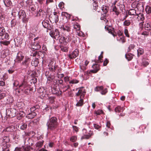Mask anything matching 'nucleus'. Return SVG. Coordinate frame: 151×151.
I'll list each match as a JSON object with an SVG mask.
<instances>
[{
    "instance_id": "nucleus-1",
    "label": "nucleus",
    "mask_w": 151,
    "mask_h": 151,
    "mask_svg": "<svg viewBox=\"0 0 151 151\" xmlns=\"http://www.w3.org/2000/svg\"><path fill=\"white\" fill-rule=\"evenodd\" d=\"M59 124L57 118L54 116L50 118L48 120L46 124L47 127V130L51 131L57 129Z\"/></svg>"
},
{
    "instance_id": "nucleus-2",
    "label": "nucleus",
    "mask_w": 151,
    "mask_h": 151,
    "mask_svg": "<svg viewBox=\"0 0 151 151\" xmlns=\"http://www.w3.org/2000/svg\"><path fill=\"white\" fill-rule=\"evenodd\" d=\"M75 37L72 35L71 34H69L68 35L65 34V37H61L59 39V42L61 44L63 43L65 45H67L68 42L71 41L75 43L77 40H76Z\"/></svg>"
},
{
    "instance_id": "nucleus-3",
    "label": "nucleus",
    "mask_w": 151,
    "mask_h": 151,
    "mask_svg": "<svg viewBox=\"0 0 151 151\" xmlns=\"http://www.w3.org/2000/svg\"><path fill=\"white\" fill-rule=\"evenodd\" d=\"M19 18L22 19L23 23H27L28 21L29 18L27 17L26 13L23 10H21L18 12Z\"/></svg>"
},
{
    "instance_id": "nucleus-4",
    "label": "nucleus",
    "mask_w": 151,
    "mask_h": 151,
    "mask_svg": "<svg viewBox=\"0 0 151 151\" xmlns=\"http://www.w3.org/2000/svg\"><path fill=\"white\" fill-rule=\"evenodd\" d=\"M38 38V37L35 38L34 40L35 42H32L31 44V48L33 50H39L41 48L40 42L39 41H36Z\"/></svg>"
},
{
    "instance_id": "nucleus-5",
    "label": "nucleus",
    "mask_w": 151,
    "mask_h": 151,
    "mask_svg": "<svg viewBox=\"0 0 151 151\" xmlns=\"http://www.w3.org/2000/svg\"><path fill=\"white\" fill-rule=\"evenodd\" d=\"M48 66L49 70L51 72H56V70L58 68V65H56L55 63L52 60L49 62Z\"/></svg>"
},
{
    "instance_id": "nucleus-6",
    "label": "nucleus",
    "mask_w": 151,
    "mask_h": 151,
    "mask_svg": "<svg viewBox=\"0 0 151 151\" xmlns=\"http://www.w3.org/2000/svg\"><path fill=\"white\" fill-rule=\"evenodd\" d=\"M58 13L56 12H53V15L50 16L49 17V20L50 22L52 23L54 22L56 23L59 21L58 16Z\"/></svg>"
},
{
    "instance_id": "nucleus-7",
    "label": "nucleus",
    "mask_w": 151,
    "mask_h": 151,
    "mask_svg": "<svg viewBox=\"0 0 151 151\" xmlns=\"http://www.w3.org/2000/svg\"><path fill=\"white\" fill-rule=\"evenodd\" d=\"M60 32L57 29H55L54 31H51L50 33V36L54 38V39L57 40L59 37Z\"/></svg>"
},
{
    "instance_id": "nucleus-8",
    "label": "nucleus",
    "mask_w": 151,
    "mask_h": 151,
    "mask_svg": "<svg viewBox=\"0 0 151 151\" xmlns=\"http://www.w3.org/2000/svg\"><path fill=\"white\" fill-rule=\"evenodd\" d=\"M31 59L28 57H25L24 60L22 62L21 65L24 68H27L30 62Z\"/></svg>"
},
{
    "instance_id": "nucleus-9",
    "label": "nucleus",
    "mask_w": 151,
    "mask_h": 151,
    "mask_svg": "<svg viewBox=\"0 0 151 151\" xmlns=\"http://www.w3.org/2000/svg\"><path fill=\"white\" fill-rule=\"evenodd\" d=\"M16 110L14 109H8L6 110V115L9 117H13L16 115Z\"/></svg>"
},
{
    "instance_id": "nucleus-10",
    "label": "nucleus",
    "mask_w": 151,
    "mask_h": 151,
    "mask_svg": "<svg viewBox=\"0 0 151 151\" xmlns=\"http://www.w3.org/2000/svg\"><path fill=\"white\" fill-rule=\"evenodd\" d=\"M24 57L23 53L21 52H19L17 54L16 59V62L20 63L23 59Z\"/></svg>"
},
{
    "instance_id": "nucleus-11",
    "label": "nucleus",
    "mask_w": 151,
    "mask_h": 151,
    "mask_svg": "<svg viewBox=\"0 0 151 151\" xmlns=\"http://www.w3.org/2000/svg\"><path fill=\"white\" fill-rule=\"evenodd\" d=\"M101 10L103 13L102 14V15H103L104 17H106V15L109 11V7L106 5H103L101 7Z\"/></svg>"
},
{
    "instance_id": "nucleus-12",
    "label": "nucleus",
    "mask_w": 151,
    "mask_h": 151,
    "mask_svg": "<svg viewBox=\"0 0 151 151\" xmlns=\"http://www.w3.org/2000/svg\"><path fill=\"white\" fill-rule=\"evenodd\" d=\"M29 86V85L27 83V82L25 80H24L22 83L19 86L20 89L23 91L24 89L27 88V87Z\"/></svg>"
},
{
    "instance_id": "nucleus-13",
    "label": "nucleus",
    "mask_w": 151,
    "mask_h": 151,
    "mask_svg": "<svg viewBox=\"0 0 151 151\" xmlns=\"http://www.w3.org/2000/svg\"><path fill=\"white\" fill-rule=\"evenodd\" d=\"M79 51L78 50L76 49L71 53L68 56L71 59H73L75 58L78 55Z\"/></svg>"
},
{
    "instance_id": "nucleus-14",
    "label": "nucleus",
    "mask_w": 151,
    "mask_h": 151,
    "mask_svg": "<svg viewBox=\"0 0 151 151\" xmlns=\"http://www.w3.org/2000/svg\"><path fill=\"white\" fill-rule=\"evenodd\" d=\"M92 67L93 69L91 70L90 71L91 73H96L100 69V65L98 64H95L93 65L92 66Z\"/></svg>"
},
{
    "instance_id": "nucleus-15",
    "label": "nucleus",
    "mask_w": 151,
    "mask_h": 151,
    "mask_svg": "<svg viewBox=\"0 0 151 151\" xmlns=\"http://www.w3.org/2000/svg\"><path fill=\"white\" fill-rule=\"evenodd\" d=\"M94 134L93 131L90 130L89 131V133H88V134H84L81 137V140H83V139H89L91 137V136L93 135Z\"/></svg>"
},
{
    "instance_id": "nucleus-16",
    "label": "nucleus",
    "mask_w": 151,
    "mask_h": 151,
    "mask_svg": "<svg viewBox=\"0 0 151 151\" xmlns=\"http://www.w3.org/2000/svg\"><path fill=\"white\" fill-rule=\"evenodd\" d=\"M42 24L43 27L47 28V30H50L51 28L50 24L49 23V22L47 20H44L42 22Z\"/></svg>"
},
{
    "instance_id": "nucleus-17",
    "label": "nucleus",
    "mask_w": 151,
    "mask_h": 151,
    "mask_svg": "<svg viewBox=\"0 0 151 151\" xmlns=\"http://www.w3.org/2000/svg\"><path fill=\"white\" fill-rule=\"evenodd\" d=\"M14 129L15 127L14 126H10L4 129L2 132L3 133L6 132H13Z\"/></svg>"
},
{
    "instance_id": "nucleus-18",
    "label": "nucleus",
    "mask_w": 151,
    "mask_h": 151,
    "mask_svg": "<svg viewBox=\"0 0 151 151\" xmlns=\"http://www.w3.org/2000/svg\"><path fill=\"white\" fill-rule=\"evenodd\" d=\"M54 91H52L53 93L56 95L58 96H62V92L61 91L60 89L58 90H57V89L54 88H53Z\"/></svg>"
},
{
    "instance_id": "nucleus-19",
    "label": "nucleus",
    "mask_w": 151,
    "mask_h": 151,
    "mask_svg": "<svg viewBox=\"0 0 151 151\" xmlns=\"http://www.w3.org/2000/svg\"><path fill=\"white\" fill-rule=\"evenodd\" d=\"M36 115L37 114L35 112H31L27 115L26 117L29 119H32L34 118Z\"/></svg>"
},
{
    "instance_id": "nucleus-20",
    "label": "nucleus",
    "mask_w": 151,
    "mask_h": 151,
    "mask_svg": "<svg viewBox=\"0 0 151 151\" xmlns=\"http://www.w3.org/2000/svg\"><path fill=\"white\" fill-rule=\"evenodd\" d=\"M86 94V92L83 91L81 89H80L78 91V92L76 93V95L77 96H79L81 95V96L80 97V99L81 98V97L83 96V97Z\"/></svg>"
},
{
    "instance_id": "nucleus-21",
    "label": "nucleus",
    "mask_w": 151,
    "mask_h": 151,
    "mask_svg": "<svg viewBox=\"0 0 151 151\" xmlns=\"http://www.w3.org/2000/svg\"><path fill=\"white\" fill-rule=\"evenodd\" d=\"M61 50L64 52H67L68 50V47L66 45H65L63 43L61 44L60 45Z\"/></svg>"
},
{
    "instance_id": "nucleus-22",
    "label": "nucleus",
    "mask_w": 151,
    "mask_h": 151,
    "mask_svg": "<svg viewBox=\"0 0 151 151\" xmlns=\"http://www.w3.org/2000/svg\"><path fill=\"white\" fill-rule=\"evenodd\" d=\"M39 63L38 59L37 58H35L33 59L31 62V64L32 65L35 67H37L38 66Z\"/></svg>"
},
{
    "instance_id": "nucleus-23",
    "label": "nucleus",
    "mask_w": 151,
    "mask_h": 151,
    "mask_svg": "<svg viewBox=\"0 0 151 151\" xmlns=\"http://www.w3.org/2000/svg\"><path fill=\"white\" fill-rule=\"evenodd\" d=\"M3 2L5 6L7 7H9L11 6H13L10 0H3Z\"/></svg>"
},
{
    "instance_id": "nucleus-24",
    "label": "nucleus",
    "mask_w": 151,
    "mask_h": 151,
    "mask_svg": "<svg viewBox=\"0 0 151 151\" xmlns=\"http://www.w3.org/2000/svg\"><path fill=\"white\" fill-rule=\"evenodd\" d=\"M2 40H8L9 39V36L8 33L5 32L2 34V35H0Z\"/></svg>"
},
{
    "instance_id": "nucleus-25",
    "label": "nucleus",
    "mask_w": 151,
    "mask_h": 151,
    "mask_svg": "<svg viewBox=\"0 0 151 151\" xmlns=\"http://www.w3.org/2000/svg\"><path fill=\"white\" fill-rule=\"evenodd\" d=\"M124 109L123 107H121L120 106H118L115 108V111L116 112L119 113L121 111H123Z\"/></svg>"
},
{
    "instance_id": "nucleus-26",
    "label": "nucleus",
    "mask_w": 151,
    "mask_h": 151,
    "mask_svg": "<svg viewBox=\"0 0 151 151\" xmlns=\"http://www.w3.org/2000/svg\"><path fill=\"white\" fill-rule=\"evenodd\" d=\"M61 28L64 31H67L68 32H70L71 31L70 27L68 26L63 25L61 27Z\"/></svg>"
},
{
    "instance_id": "nucleus-27",
    "label": "nucleus",
    "mask_w": 151,
    "mask_h": 151,
    "mask_svg": "<svg viewBox=\"0 0 151 151\" xmlns=\"http://www.w3.org/2000/svg\"><path fill=\"white\" fill-rule=\"evenodd\" d=\"M133 55L131 53H128L126 54L125 56L126 58L128 60V61L132 60L133 58Z\"/></svg>"
},
{
    "instance_id": "nucleus-28",
    "label": "nucleus",
    "mask_w": 151,
    "mask_h": 151,
    "mask_svg": "<svg viewBox=\"0 0 151 151\" xmlns=\"http://www.w3.org/2000/svg\"><path fill=\"white\" fill-rule=\"evenodd\" d=\"M138 16L137 18L139 20L141 21H143L145 19V17L144 14L142 13H140L139 14H137Z\"/></svg>"
},
{
    "instance_id": "nucleus-29",
    "label": "nucleus",
    "mask_w": 151,
    "mask_h": 151,
    "mask_svg": "<svg viewBox=\"0 0 151 151\" xmlns=\"http://www.w3.org/2000/svg\"><path fill=\"white\" fill-rule=\"evenodd\" d=\"M14 99L13 97L12 96L8 97L6 98V103L7 104H10L13 102Z\"/></svg>"
},
{
    "instance_id": "nucleus-30",
    "label": "nucleus",
    "mask_w": 151,
    "mask_h": 151,
    "mask_svg": "<svg viewBox=\"0 0 151 151\" xmlns=\"http://www.w3.org/2000/svg\"><path fill=\"white\" fill-rule=\"evenodd\" d=\"M10 43V41H7L3 40V41L0 42V44L1 45H4L5 46H8Z\"/></svg>"
},
{
    "instance_id": "nucleus-31",
    "label": "nucleus",
    "mask_w": 151,
    "mask_h": 151,
    "mask_svg": "<svg viewBox=\"0 0 151 151\" xmlns=\"http://www.w3.org/2000/svg\"><path fill=\"white\" fill-rule=\"evenodd\" d=\"M112 11L115 12V14L116 15L118 16L119 14V10L115 6H113L112 8Z\"/></svg>"
},
{
    "instance_id": "nucleus-32",
    "label": "nucleus",
    "mask_w": 151,
    "mask_h": 151,
    "mask_svg": "<svg viewBox=\"0 0 151 151\" xmlns=\"http://www.w3.org/2000/svg\"><path fill=\"white\" fill-rule=\"evenodd\" d=\"M137 56L139 57L140 55L143 54L144 53V50L143 49L139 48L137 50Z\"/></svg>"
},
{
    "instance_id": "nucleus-33",
    "label": "nucleus",
    "mask_w": 151,
    "mask_h": 151,
    "mask_svg": "<svg viewBox=\"0 0 151 151\" xmlns=\"http://www.w3.org/2000/svg\"><path fill=\"white\" fill-rule=\"evenodd\" d=\"M25 115V113L23 111L20 112L19 114L17 115V119L20 120L22 117H24Z\"/></svg>"
},
{
    "instance_id": "nucleus-34",
    "label": "nucleus",
    "mask_w": 151,
    "mask_h": 151,
    "mask_svg": "<svg viewBox=\"0 0 151 151\" xmlns=\"http://www.w3.org/2000/svg\"><path fill=\"white\" fill-rule=\"evenodd\" d=\"M105 29L108 31L109 33L111 34L114 37H115L116 36V34H115L114 33H113L112 30L111 29H109V27L105 26Z\"/></svg>"
},
{
    "instance_id": "nucleus-35",
    "label": "nucleus",
    "mask_w": 151,
    "mask_h": 151,
    "mask_svg": "<svg viewBox=\"0 0 151 151\" xmlns=\"http://www.w3.org/2000/svg\"><path fill=\"white\" fill-rule=\"evenodd\" d=\"M83 100L82 99H80L76 104V105L77 106H81L83 105Z\"/></svg>"
},
{
    "instance_id": "nucleus-36",
    "label": "nucleus",
    "mask_w": 151,
    "mask_h": 151,
    "mask_svg": "<svg viewBox=\"0 0 151 151\" xmlns=\"http://www.w3.org/2000/svg\"><path fill=\"white\" fill-rule=\"evenodd\" d=\"M128 14L131 15H134L136 14V11L134 9H130L128 12Z\"/></svg>"
},
{
    "instance_id": "nucleus-37",
    "label": "nucleus",
    "mask_w": 151,
    "mask_h": 151,
    "mask_svg": "<svg viewBox=\"0 0 151 151\" xmlns=\"http://www.w3.org/2000/svg\"><path fill=\"white\" fill-rule=\"evenodd\" d=\"M55 97L54 96H50L48 98L50 103L51 104H54L55 102Z\"/></svg>"
},
{
    "instance_id": "nucleus-38",
    "label": "nucleus",
    "mask_w": 151,
    "mask_h": 151,
    "mask_svg": "<svg viewBox=\"0 0 151 151\" xmlns=\"http://www.w3.org/2000/svg\"><path fill=\"white\" fill-rule=\"evenodd\" d=\"M40 107L39 105H37L33 106L31 107L30 109V112H35L34 111L36 110L37 109H38Z\"/></svg>"
},
{
    "instance_id": "nucleus-39",
    "label": "nucleus",
    "mask_w": 151,
    "mask_h": 151,
    "mask_svg": "<svg viewBox=\"0 0 151 151\" xmlns=\"http://www.w3.org/2000/svg\"><path fill=\"white\" fill-rule=\"evenodd\" d=\"M43 140L38 142L36 144V147L39 148L41 147L43 145Z\"/></svg>"
},
{
    "instance_id": "nucleus-40",
    "label": "nucleus",
    "mask_w": 151,
    "mask_h": 151,
    "mask_svg": "<svg viewBox=\"0 0 151 151\" xmlns=\"http://www.w3.org/2000/svg\"><path fill=\"white\" fill-rule=\"evenodd\" d=\"M23 151H31L30 150V147L22 146Z\"/></svg>"
},
{
    "instance_id": "nucleus-41",
    "label": "nucleus",
    "mask_w": 151,
    "mask_h": 151,
    "mask_svg": "<svg viewBox=\"0 0 151 151\" xmlns=\"http://www.w3.org/2000/svg\"><path fill=\"white\" fill-rule=\"evenodd\" d=\"M61 14L62 16L65 17L67 19H69L70 17V15L65 12H62Z\"/></svg>"
},
{
    "instance_id": "nucleus-42",
    "label": "nucleus",
    "mask_w": 151,
    "mask_h": 151,
    "mask_svg": "<svg viewBox=\"0 0 151 151\" xmlns=\"http://www.w3.org/2000/svg\"><path fill=\"white\" fill-rule=\"evenodd\" d=\"M17 20L16 19H12L11 21V25L12 27H14L16 25Z\"/></svg>"
},
{
    "instance_id": "nucleus-43",
    "label": "nucleus",
    "mask_w": 151,
    "mask_h": 151,
    "mask_svg": "<svg viewBox=\"0 0 151 151\" xmlns=\"http://www.w3.org/2000/svg\"><path fill=\"white\" fill-rule=\"evenodd\" d=\"M145 28L146 30H147L148 31H150L151 30V27L150 24L148 23H147L145 24Z\"/></svg>"
},
{
    "instance_id": "nucleus-44",
    "label": "nucleus",
    "mask_w": 151,
    "mask_h": 151,
    "mask_svg": "<svg viewBox=\"0 0 151 151\" xmlns=\"http://www.w3.org/2000/svg\"><path fill=\"white\" fill-rule=\"evenodd\" d=\"M63 80L62 79L56 80V84L58 85V86L59 85H63Z\"/></svg>"
},
{
    "instance_id": "nucleus-45",
    "label": "nucleus",
    "mask_w": 151,
    "mask_h": 151,
    "mask_svg": "<svg viewBox=\"0 0 151 151\" xmlns=\"http://www.w3.org/2000/svg\"><path fill=\"white\" fill-rule=\"evenodd\" d=\"M135 46L134 44H130L129 46L127 49V52H130L133 49Z\"/></svg>"
},
{
    "instance_id": "nucleus-46",
    "label": "nucleus",
    "mask_w": 151,
    "mask_h": 151,
    "mask_svg": "<svg viewBox=\"0 0 151 151\" xmlns=\"http://www.w3.org/2000/svg\"><path fill=\"white\" fill-rule=\"evenodd\" d=\"M5 32H6V30L3 27L1 26L0 27V35H2V34Z\"/></svg>"
},
{
    "instance_id": "nucleus-47",
    "label": "nucleus",
    "mask_w": 151,
    "mask_h": 151,
    "mask_svg": "<svg viewBox=\"0 0 151 151\" xmlns=\"http://www.w3.org/2000/svg\"><path fill=\"white\" fill-rule=\"evenodd\" d=\"M62 88L63 89V91L64 92H65L66 91L68 90V89L70 88V86L69 85L63 86L62 87Z\"/></svg>"
},
{
    "instance_id": "nucleus-48",
    "label": "nucleus",
    "mask_w": 151,
    "mask_h": 151,
    "mask_svg": "<svg viewBox=\"0 0 151 151\" xmlns=\"http://www.w3.org/2000/svg\"><path fill=\"white\" fill-rule=\"evenodd\" d=\"M36 7L34 5H30L29 7V11H34L36 10Z\"/></svg>"
},
{
    "instance_id": "nucleus-49",
    "label": "nucleus",
    "mask_w": 151,
    "mask_h": 151,
    "mask_svg": "<svg viewBox=\"0 0 151 151\" xmlns=\"http://www.w3.org/2000/svg\"><path fill=\"white\" fill-rule=\"evenodd\" d=\"M103 58V56L102 55H100L99 56L98 58L99 60H94L93 61L95 62L96 63H99V62L101 63L103 61L101 58ZM92 61H93V60H92Z\"/></svg>"
},
{
    "instance_id": "nucleus-50",
    "label": "nucleus",
    "mask_w": 151,
    "mask_h": 151,
    "mask_svg": "<svg viewBox=\"0 0 151 151\" xmlns=\"http://www.w3.org/2000/svg\"><path fill=\"white\" fill-rule=\"evenodd\" d=\"M103 89V87L102 86H97L95 88V91H99Z\"/></svg>"
},
{
    "instance_id": "nucleus-51",
    "label": "nucleus",
    "mask_w": 151,
    "mask_h": 151,
    "mask_svg": "<svg viewBox=\"0 0 151 151\" xmlns=\"http://www.w3.org/2000/svg\"><path fill=\"white\" fill-rule=\"evenodd\" d=\"M130 24L131 22L129 20H125L123 23L124 25L127 26H128Z\"/></svg>"
},
{
    "instance_id": "nucleus-52",
    "label": "nucleus",
    "mask_w": 151,
    "mask_h": 151,
    "mask_svg": "<svg viewBox=\"0 0 151 151\" xmlns=\"http://www.w3.org/2000/svg\"><path fill=\"white\" fill-rule=\"evenodd\" d=\"M3 141L4 142L6 143L9 142L10 141V139L8 137L5 136L3 138Z\"/></svg>"
},
{
    "instance_id": "nucleus-53",
    "label": "nucleus",
    "mask_w": 151,
    "mask_h": 151,
    "mask_svg": "<svg viewBox=\"0 0 151 151\" xmlns=\"http://www.w3.org/2000/svg\"><path fill=\"white\" fill-rule=\"evenodd\" d=\"M79 81L76 79H73L70 81L69 83L70 84H74L79 83Z\"/></svg>"
},
{
    "instance_id": "nucleus-54",
    "label": "nucleus",
    "mask_w": 151,
    "mask_h": 151,
    "mask_svg": "<svg viewBox=\"0 0 151 151\" xmlns=\"http://www.w3.org/2000/svg\"><path fill=\"white\" fill-rule=\"evenodd\" d=\"M77 137L76 136H73L71 137L70 139V141L73 142H74L77 140Z\"/></svg>"
},
{
    "instance_id": "nucleus-55",
    "label": "nucleus",
    "mask_w": 151,
    "mask_h": 151,
    "mask_svg": "<svg viewBox=\"0 0 151 151\" xmlns=\"http://www.w3.org/2000/svg\"><path fill=\"white\" fill-rule=\"evenodd\" d=\"M106 126L107 127H108V128H110L111 129L113 130V129H114L113 127L112 126H111V124L109 121H107V122Z\"/></svg>"
},
{
    "instance_id": "nucleus-56",
    "label": "nucleus",
    "mask_w": 151,
    "mask_h": 151,
    "mask_svg": "<svg viewBox=\"0 0 151 151\" xmlns=\"http://www.w3.org/2000/svg\"><path fill=\"white\" fill-rule=\"evenodd\" d=\"M149 64V63L148 61L146 60H143L142 63V65L144 67H146Z\"/></svg>"
},
{
    "instance_id": "nucleus-57",
    "label": "nucleus",
    "mask_w": 151,
    "mask_h": 151,
    "mask_svg": "<svg viewBox=\"0 0 151 151\" xmlns=\"http://www.w3.org/2000/svg\"><path fill=\"white\" fill-rule=\"evenodd\" d=\"M40 54H42V53L41 51H39L38 52L37 51H36L33 53V56H40Z\"/></svg>"
},
{
    "instance_id": "nucleus-58",
    "label": "nucleus",
    "mask_w": 151,
    "mask_h": 151,
    "mask_svg": "<svg viewBox=\"0 0 151 151\" xmlns=\"http://www.w3.org/2000/svg\"><path fill=\"white\" fill-rule=\"evenodd\" d=\"M74 28L77 31H80V26L78 24H76L74 25Z\"/></svg>"
},
{
    "instance_id": "nucleus-59",
    "label": "nucleus",
    "mask_w": 151,
    "mask_h": 151,
    "mask_svg": "<svg viewBox=\"0 0 151 151\" xmlns=\"http://www.w3.org/2000/svg\"><path fill=\"white\" fill-rule=\"evenodd\" d=\"M93 9H94L96 10L98 8V5L97 3L95 1H94V2L93 4Z\"/></svg>"
},
{
    "instance_id": "nucleus-60",
    "label": "nucleus",
    "mask_w": 151,
    "mask_h": 151,
    "mask_svg": "<svg viewBox=\"0 0 151 151\" xmlns=\"http://www.w3.org/2000/svg\"><path fill=\"white\" fill-rule=\"evenodd\" d=\"M47 81H51L53 79V77L52 75H50V76H48L46 77Z\"/></svg>"
},
{
    "instance_id": "nucleus-61",
    "label": "nucleus",
    "mask_w": 151,
    "mask_h": 151,
    "mask_svg": "<svg viewBox=\"0 0 151 151\" xmlns=\"http://www.w3.org/2000/svg\"><path fill=\"white\" fill-rule=\"evenodd\" d=\"M78 31V32H77L78 35L80 36L84 37L85 35L84 33L80 31Z\"/></svg>"
},
{
    "instance_id": "nucleus-62",
    "label": "nucleus",
    "mask_w": 151,
    "mask_h": 151,
    "mask_svg": "<svg viewBox=\"0 0 151 151\" xmlns=\"http://www.w3.org/2000/svg\"><path fill=\"white\" fill-rule=\"evenodd\" d=\"M37 81V78L34 77L31 80H30V82L31 83H33L34 84L36 83Z\"/></svg>"
},
{
    "instance_id": "nucleus-63",
    "label": "nucleus",
    "mask_w": 151,
    "mask_h": 151,
    "mask_svg": "<svg viewBox=\"0 0 151 151\" xmlns=\"http://www.w3.org/2000/svg\"><path fill=\"white\" fill-rule=\"evenodd\" d=\"M6 93H0V100L3 99L6 96Z\"/></svg>"
},
{
    "instance_id": "nucleus-64",
    "label": "nucleus",
    "mask_w": 151,
    "mask_h": 151,
    "mask_svg": "<svg viewBox=\"0 0 151 151\" xmlns=\"http://www.w3.org/2000/svg\"><path fill=\"white\" fill-rule=\"evenodd\" d=\"M103 113V111L102 110L99 109L96 111V114L97 115H100Z\"/></svg>"
}]
</instances>
